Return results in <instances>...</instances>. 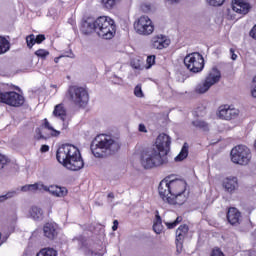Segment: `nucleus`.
Instances as JSON below:
<instances>
[{"label":"nucleus","instance_id":"nucleus-2","mask_svg":"<svg viewBox=\"0 0 256 256\" xmlns=\"http://www.w3.org/2000/svg\"><path fill=\"white\" fill-rule=\"evenodd\" d=\"M187 182L183 179L164 178L158 186V193L165 203L169 205H183L187 201Z\"/></svg>","mask_w":256,"mask_h":256},{"label":"nucleus","instance_id":"nucleus-51","mask_svg":"<svg viewBox=\"0 0 256 256\" xmlns=\"http://www.w3.org/2000/svg\"><path fill=\"white\" fill-rule=\"evenodd\" d=\"M108 199H115V194L113 192L108 193Z\"/></svg>","mask_w":256,"mask_h":256},{"label":"nucleus","instance_id":"nucleus-14","mask_svg":"<svg viewBox=\"0 0 256 256\" xmlns=\"http://www.w3.org/2000/svg\"><path fill=\"white\" fill-rule=\"evenodd\" d=\"M218 117L224 121H231V119H236L239 117V109L232 108L230 105H221L218 108Z\"/></svg>","mask_w":256,"mask_h":256},{"label":"nucleus","instance_id":"nucleus-47","mask_svg":"<svg viewBox=\"0 0 256 256\" xmlns=\"http://www.w3.org/2000/svg\"><path fill=\"white\" fill-rule=\"evenodd\" d=\"M117 229H119V221L114 220L113 226H112V231H117Z\"/></svg>","mask_w":256,"mask_h":256},{"label":"nucleus","instance_id":"nucleus-41","mask_svg":"<svg viewBox=\"0 0 256 256\" xmlns=\"http://www.w3.org/2000/svg\"><path fill=\"white\" fill-rule=\"evenodd\" d=\"M197 117H203V115H205V107L201 106L198 107L195 111Z\"/></svg>","mask_w":256,"mask_h":256},{"label":"nucleus","instance_id":"nucleus-25","mask_svg":"<svg viewBox=\"0 0 256 256\" xmlns=\"http://www.w3.org/2000/svg\"><path fill=\"white\" fill-rule=\"evenodd\" d=\"M9 49H11L9 40H7V38L4 36H0V55H5Z\"/></svg>","mask_w":256,"mask_h":256},{"label":"nucleus","instance_id":"nucleus-12","mask_svg":"<svg viewBox=\"0 0 256 256\" xmlns=\"http://www.w3.org/2000/svg\"><path fill=\"white\" fill-rule=\"evenodd\" d=\"M134 29L138 35H151L155 31V25L149 16H140L134 22Z\"/></svg>","mask_w":256,"mask_h":256},{"label":"nucleus","instance_id":"nucleus-31","mask_svg":"<svg viewBox=\"0 0 256 256\" xmlns=\"http://www.w3.org/2000/svg\"><path fill=\"white\" fill-rule=\"evenodd\" d=\"M34 55H36V57H39V59H47L50 53L48 50L40 48L34 52Z\"/></svg>","mask_w":256,"mask_h":256},{"label":"nucleus","instance_id":"nucleus-29","mask_svg":"<svg viewBox=\"0 0 256 256\" xmlns=\"http://www.w3.org/2000/svg\"><path fill=\"white\" fill-rule=\"evenodd\" d=\"M192 125L198 129H202V131H209V124L203 120H194L192 121Z\"/></svg>","mask_w":256,"mask_h":256},{"label":"nucleus","instance_id":"nucleus-37","mask_svg":"<svg viewBox=\"0 0 256 256\" xmlns=\"http://www.w3.org/2000/svg\"><path fill=\"white\" fill-rule=\"evenodd\" d=\"M251 95L256 99V75L252 79L251 83Z\"/></svg>","mask_w":256,"mask_h":256},{"label":"nucleus","instance_id":"nucleus-19","mask_svg":"<svg viewBox=\"0 0 256 256\" xmlns=\"http://www.w3.org/2000/svg\"><path fill=\"white\" fill-rule=\"evenodd\" d=\"M151 45L153 49H167V47L171 45V40H169L167 36L159 34L152 37Z\"/></svg>","mask_w":256,"mask_h":256},{"label":"nucleus","instance_id":"nucleus-10","mask_svg":"<svg viewBox=\"0 0 256 256\" xmlns=\"http://www.w3.org/2000/svg\"><path fill=\"white\" fill-rule=\"evenodd\" d=\"M184 65L191 73H201L205 67V59L199 52H193L185 56Z\"/></svg>","mask_w":256,"mask_h":256},{"label":"nucleus","instance_id":"nucleus-24","mask_svg":"<svg viewBox=\"0 0 256 256\" xmlns=\"http://www.w3.org/2000/svg\"><path fill=\"white\" fill-rule=\"evenodd\" d=\"M29 213L34 221H41L43 219V210L40 207L32 206Z\"/></svg>","mask_w":256,"mask_h":256},{"label":"nucleus","instance_id":"nucleus-15","mask_svg":"<svg viewBox=\"0 0 256 256\" xmlns=\"http://www.w3.org/2000/svg\"><path fill=\"white\" fill-rule=\"evenodd\" d=\"M43 233L49 241H56L59 237V225L55 222H46L43 226Z\"/></svg>","mask_w":256,"mask_h":256},{"label":"nucleus","instance_id":"nucleus-17","mask_svg":"<svg viewBox=\"0 0 256 256\" xmlns=\"http://www.w3.org/2000/svg\"><path fill=\"white\" fill-rule=\"evenodd\" d=\"M52 115L56 117V119H61L63 122V129H67L69 127V122H67V109L65 108V104L60 103L54 107Z\"/></svg>","mask_w":256,"mask_h":256},{"label":"nucleus","instance_id":"nucleus-32","mask_svg":"<svg viewBox=\"0 0 256 256\" xmlns=\"http://www.w3.org/2000/svg\"><path fill=\"white\" fill-rule=\"evenodd\" d=\"M35 34H30L26 36V45L28 49H33V46L35 45Z\"/></svg>","mask_w":256,"mask_h":256},{"label":"nucleus","instance_id":"nucleus-20","mask_svg":"<svg viewBox=\"0 0 256 256\" xmlns=\"http://www.w3.org/2000/svg\"><path fill=\"white\" fill-rule=\"evenodd\" d=\"M226 219L230 225H241V212L235 207H229L226 214Z\"/></svg>","mask_w":256,"mask_h":256},{"label":"nucleus","instance_id":"nucleus-36","mask_svg":"<svg viewBox=\"0 0 256 256\" xmlns=\"http://www.w3.org/2000/svg\"><path fill=\"white\" fill-rule=\"evenodd\" d=\"M7 163H9V158L3 154H0V169H5Z\"/></svg>","mask_w":256,"mask_h":256},{"label":"nucleus","instance_id":"nucleus-48","mask_svg":"<svg viewBox=\"0 0 256 256\" xmlns=\"http://www.w3.org/2000/svg\"><path fill=\"white\" fill-rule=\"evenodd\" d=\"M21 191H24V192L31 191L30 184L22 186Z\"/></svg>","mask_w":256,"mask_h":256},{"label":"nucleus","instance_id":"nucleus-46","mask_svg":"<svg viewBox=\"0 0 256 256\" xmlns=\"http://www.w3.org/2000/svg\"><path fill=\"white\" fill-rule=\"evenodd\" d=\"M39 190V184H30V191H38Z\"/></svg>","mask_w":256,"mask_h":256},{"label":"nucleus","instance_id":"nucleus-28","mask_svg":"<svg viewBox=\"0 0 256 256\" xmlns=\"http://www.w3.org/2000/svg\"><path fill=\"white\" fill-rule=\"evenodd\" d=\"M120 1L121 0H101V3L104 9L111 11V9H115V7L117 6V3H119Z\"/></svg>","mask_w":256,"mask_h":256},{"label":"nucleus","instance_id":"nucleus-22","mask_svg":"<svg viewBox=\"0 0 256 256\" xmlns=\"http://www.w3.org/2000/svg\"><path fill=\"white\" fill-rule=\"evenodd\" d=\"M153 231L156 232L157 235H161V233H163V219H161V215H159V211H156V214H155Z\"/></svg>","mask_w":256,"mask_h":256},{"label":"nucleus","instance_id":"nucleus-45","mask_svg":"<svg viewBox=\"0 0 256 256\" xmlns=\"http://www.w3.org/2000/svg\"><path fill=\"white\" fill-rule=\"evenodd\" d=\"M41 153H47L49 151V145H42L40 148Z\"/></svg>","mask_w":256,"mask_h":256},{"label":"nucleus","instance_id":"nucleus-52","mask_svg":"<svg viewBox=\"0 0 256 256\" xmlns=\"http://www.w3.org/2000/svg\"><path fill=\"white\" fill-rule=\"evenodd\" d=\"M63 56H58L54 58V63H59V60L62 58Z\"/></svg>","mask_w":256,"mask_h":256},{"label":"nucleus","instance_id":"nucleus-34","mask_svg":"<svg viewBox=\"0 0 256 256\" xmlns=\"http://www.w3.org/2000/svg\"><path fill=\"white\" fill-rule=\"evenodd\" d=\"M135 97L143 98L145 95L143 94V89L141 88V84H137L134 88Z\"/></svg>","mask_w":256,"mask_h":256},{"label":"nucleus","instance_id":"nucleus-43","mask_svg":"<svg viewBox=\"0 0 256 256\" xmlns=\"http://www.w3.org/2000/svg\"><path fill=\"white\" fill-rule=\"evenodd\" d=\"M230 55H231L232 61H237V54H235V49L230 48Z\"/></svg>","mask_w":256,"mask_h":256},{"label":"nucleus","instance_id":"nucleus-16","mask_svg":"<svg viewBox=\"0 0 256 256\" xmlns=\"http://www.w3.org/2000/svg\"><path fill=\"white\" fill-rule=\"evenodd\" d=\"M232 11L238 15H247L251 11V4L247 0H232Z\"/></svg>","mask_w":256,"mask_h":256},{"label":"nucleus","instance_id":"nucleus-49","mask_svg":"<svg viewBox=\"0 0 256 256\" xmlns=\"http://www.w3.org/2000/svg\"><path fill=\"white\" fill-rule=\"evenodd\" d=\"M181 0H165L166 3H169V5H174V3H179Z\"/></svg>","mask_w":256,"mask_h":256},{"label":"nucleus","instance_id":"nucleus-26","mask_svg":"<svg viewBox=\"0 0 256 256\" xmlns=\"http://www.w3.org/2000/svg\"><path fill=\"white\" fill-rule=\"evenodd\" d=\"M59 255V253L57 252L56 249L52 248V247H46V248H42L37 254L36 256H57Z\"/></svg>","mask_w":256,"mask_h":256},{"label":"nucleus","instance_id":"nucleus-53","mask_svg":"<svg viewBox=\"0 0 256 256\" xmlns=\"http://www.w3.org/2000/svg\"><path fill=\"white\" fill-rule=\"evenodd\" d=\"M250 256H256V253L251 254Z\"/></svg>","mask_w":256,"mask_h":256},{"label":"nucleus","instance_id":"nucleus-23","mask_svg":"<svg viewBox=\"0 0 256 256\" xmlns=\"http://www.w3.org/2000/svg\"><path fill=\"white\" fill-rule=\"evenodd\" d=\"M189 157V144L185 142L182 146L180 153L174 158L177 163L185 161V158Z\"/></svg>","mask_w":256,"mask_h":256},{"label":"nucleus","instance_id":"nucleus-33","mask_svg":"<svg viewBox=\"0 0 256 256\" xmlns=\"http://www.w3.org/2000/svg\"><path fill=\"white\" fill-rule=\"evenodd\" d=\"M155 55H150L146 59V69H151L153 65L155 64Z\"/></svg>","mask_w":256,"mask_h":256},{"label":"nucleus","instance_id":"nucleus-6","mask_svg":"<svg viewBox=\"0 0 256 256\" xmlns=\"http://www.w3.org/2000/svg\"><path fill=\"white\" fill-rule=\"evenodd\" d=\"M96 34L101 39L109 41L115 37L117 33V25H115V20L109 16H99L95 20Z\"/></svg>","mask_w":256,"mask_h":256},{"label":"nucleus","instance_id":"nucleus-30","mask_svg":"<svg viewBox=\"0 0 256 256\" xmlns=\"http://www.w3.org/2000/svg\"><path fill=\"white\" fill-rule=\"evenodd\" d=\"M183 221V217L178 216L175 221L173 222H164V225H166L167 229H175L179 223Z\"/></svg>","mask_w":256,"mask_h":256},{"label":"nucleus","instance_id":"nucleus-13","mask_svg":"<svg viewBox=\"0 0 256 256\" xmlns=\"http://www.w3.org/2000/svg\"><path fill=\"white\" fill-rule=\"evenodd\" d=\"M222 188L228 195H235L239 191V178L237 176H228L222 180Z\"/></svg>","mask_w":256,"mask_h":256},{"label":"nucleus","instance_id":"nucleus-21","mask_svg":"<svg viewBox=\"0 0 256 256\" xmlns=\"http://www.w3.org/2000/svg\"><path fill=\"white\" fill-rule=\"evenodd\" d=\"M81 32L84 35H91V33H97V25H95V20H94V22H89V21L85 20L82 23Z\"/></svg>","mask_w":256,"mask_h":256},{"label":"nucleus","instance_id":"nucleus-4","mask_svg":"<svg viewBox=\"0 0 256 256\" xmlns=\"http://www.w3.org/2000/svg\"><path fill=\"white\" fill-rule=\"evenodd\" d=\"M91 152L94 157L103 159L108 155H113L121 149L119 142L115 141L110 135H98L90 146Z\"/></svg>","mask_w":256,"mask_h":256},{"label":"nucleus","instance_id":"nucleus-1","mask_svg":"<svg viewBox=\"0 0 256 256\" xmlns=\"http://www.w3.org/2000/svg\"><path fill=\"white\" fill-rule=\"evenodd\" d=\"M171 147V137L167 134H160L156 139V145L152 148H146L141 154V165L144 169H153L169 163L167 151Z\"/></svg>","mask_w":256,"mask_h":256},{"label":"nucleus","instance_id":"nucleus-27","mask_svg":"<svg viewBox=\"0 0 256 256\" xmlns=\"http://www.w3.org/2000/svg\"><path fill=\"white\" fill-rule=\"evenodd\" d=\"M51 189L52 194L55 195L56 197H65L68 193V190L65 187L52 186Z\"/></svg>","mask_w":256,"mask_h":256},{"label":"nucleus","instance_id":"nucleus-9","mask_svg":"<svg viewBox=\"0 0 256 256\" xmlns=\"http://www.w3.org/2000/svg\"><path fill=\"white\" fill-rule=\"evenodd\" d=\"M219 81H221V71H219L217 67H213L204 81L196 86L195 93L203 95V93H207V91H209L213 85L219 83Z\"/></svg>","mask_w":256,"mask_h":256},{"label":"nucleus","instance_id":"nucleus-42","mask_svg":"<svg viewBox=\"0 0 256 256\" xmlns=\"http://www.w3.org/2000/svg\"><path fill=\"white\" fill-rule=\"evenodd\" d=\"M249 36L256 41V24L250 30Z\"/></svg>","mask_w":256,"mask_h":256},{"label":"nucleus","instance_id":"nucleus-3","mask_svg":"<svg viewBox=\"0 0 256 256\" xmlns=\"http://www.w3.org/2000/svg\"><path fill=\"white\" fill-rule=\"evenodd\" d=\"M56 159L68 171H81L85 167L81 151L73 144H62L57 149Z\"/></svg>","mask_w":256,"mask_h":256},{"label":"nucleus","instance_id":"nucleus-44","mask_svg":"<svg viewBox=\"0 0 256 256\" xmlns=\"http://www.w3.org/2000/svg\"><path fill=\"white\" fill-rule=\"evenodd\" d=\"M139 131L140 133H147V127H145V124H139Z\"/></svg>","mask_w":256,"mask_h":256},{"label":"nucleus","instance_id":"nucleus-8","mask_svg":"<svg viewBox=\"0 0 256 256\" xmlns=\"http://www.w3.org/2000/svg\"><path fill=\"white\" fill-rule=\"evenodd\" d=\"M35 133L34 139H36V141H41V139L47 141V139L59 137V135H61V131L55 129L47 118H44L41 121L40 126L35 129Z\"/></svg>","mask_w":256,"mask_h":256},{"label":"nucleus","instance_id":"nucleus-7","mask_svg":"<svg viewBox=\"0 0 256 256\" xmlns=\"http://www.w3.org/2000/svg\"><path fill=\"white\" fill-rule=\"evenodd\" d=\"M230 157L232 163L245 167L251 163L253 155L251 154V149H249V147L243 144H239L232 148Z\"/></svg>","mask_w":256,"mask_h":256},{"label":"nucleus","instance_id":"nucleus-5","mask_svg":"<svg viewBox=\"0 0 256 256\" xmlns=\"http://www.w3.org/2000/svg\"><path fill=\"white\" fill-rule=\"evenodd\" d=\"M66 99L75 107L85 109L89 105V89L87 86L70 85L66 91Z\"/></svg>","mask_w":256,"mask_h":256},{"label":"nucleus","instance_id":"nucleus-39","mask_svg":"<svg viewBox=\"0 0 256 256\" xmlns=\"http://www.w3.org/2000/svg\"><path fill=\"white\" fill-rule=\"evenodd\" d=\"M45 35L44 34H38L36 37H35V41L37 43V45H41V43H43V41H45Z\"/></svg>","mask_w":256,"mask_h":256},{"label":"nucleus","instance_id":"nucleus-18","mask_svg":"<svg viewBox=\"0 0 256 256\" xmlns=\"http://www.w3.org/2000/svg\"><path fill=\"white\" fill-rule=\"evenodd\" d=\"M189 233V226L187 224L180 225L176 230V248L183 249V242Z\"/></svg>","mask_w":256,"mask_h":256},{"label":"nucleus","instance_id":"nucleus-50","mask_svg":"<svg viewBox=\"0 0 256 256\" xmlns=\"http://www.w3.org/2000/svg\"><path fill=\"white\" fill-rule=\"evenodd\" d=\"M7 241V238H3L1 232H0V245H3Z\"/></svg>","mask_w":256,"mask_h":256},{"label":"nucleus","instance_id":"nucleus-11","mask_svg":"<svg viewBox=\"0 0 256 256\" xmlns=\"http://www.w3.org/2000/svg\"><path fill=\"white\" fill-rule=\"evenodd\" d=\"M0 103L9 107H23L25 97L15 91L0 92Z\"/></svg>","mask_w":256,"mask_h":256},{"label":"nucleus","instance_id":"nucleus-35","mask_svg":"<svg viewBox=\"0 0 256 256\" xmlns=\"http://www.w3.org/2000/svg\"><path fill=\"white\" fill-rule=\"evenodd\" d=\"M207 3L211 7H221V5H223V3H225V0H207Z\"/></svg>","mask_w":256,"mask_h":256},{"label":"nucleus","instance_id":"nucleus-40","mask_svg":"<svg viewBox=\"0 0 256 256\" xmlns=\"http://www.w3.org/2000/svg\"><path fill=\"white\" fill-rule=\"evenodd\" d=\"M13 197V192H8L6 195L0 196V203H3L4 201H7V199H11Z\"/></svg>","mask_w":256,"mask_h":256},{"label":"nucleus","instance_id":"nucleus-38","mask_svg":"<svg viewBox=\"0 0 256 256\" xmlns=\"http://www.w3.org/2000/svg\"><path fill=\"white\" fill-rule=\"evenodd\" d=\"M210 256H225V253H223L221 248L216 247L212 249Z\"/></svg>","mask_w":256,"mask_h":256}]
</instances>
